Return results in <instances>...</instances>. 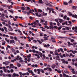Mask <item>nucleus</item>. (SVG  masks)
<instances>
[{"label":"nucleus","instance_id":"nucleus-1","mask_svg":"<svg viewBox=\"0 0 77 77\" xmlns=\"http://www.w3.org/2000/svg\"><path fill=\"white\" fill-rule=\"evenodd\" d=\"M68 13L69 15H70V16H72V17H73V18H75L77 19V15L76 14H75V15L74 14L72 15V14L70 12H68Z\"/></svg>","mask_w":77,"mask_h":77},{"label":"nucleus","instance_id":"nucleus-2","mask_svg":"<svg viewBox=\"0 0 77 77\" xmlns=\"http://www.w3.org/2000/svg\"><path fill=\"white\" fill-rule=\"evenodd\" d=\"M61 60L62 61V63H66V64H68V61H65V60L64 59H61Z\"/></svg>","mask_w":77,"mask_h":77},{"label":"nucleus","instance_id":"nucleus-3","mask_svg":"<svg viewBox=\"0 0 77 77\" xmlns=\"http://www.w3.org/2000/svg\"><path fill=\"white\" fill-rule=\"evenodd\" d=\"M28 71L29 73H31V74H32L33 76H34L35 75V74L33 73V72L32 71V70H28Z\"/></svg>","mask_w":77,"mask_h":77},{"label":"nucleus","instance_id":"nucleus-4","mask_svg":"<svg viewBox=\"0 0 77 77\" xmlns=\"http://www.w3.org/2000/svg\"><path fill=\"white\" fill-rule=\"evenodd\" d=\"M47 9H48L49 10H51L52 11V13H53V14H54V13H55V12H54V11H53V9L52 8H48Z\"/></svg>","mask_w":77,"mask_h":77},{"label":"nucleus","instance_id":"nucleus-5","mask_svg":"<svg viewBox=\"0 0 77 77\" xmlns=\"http://www.w3.org/2000/svg\"><path fill=\"white\" fill-rule=\"evenodd\" d=\"M55 71H57V72L59 73V74H60V73H61V71H60V70H59H59H57V69H55Z\"/></svg>","mask_w":77,"mask_h":77},{"label":"nucleus","instance_id":"nucleus-6","mask_svg":"<svg viewBox=\"0 0 77 77\" xmlns=\"http://www.w3.org/2000/svg\"><path fill=\"white\" fill-rule=\"evenodd\" d=\"M35 15L36 16L38 17H41V14H40V15L38 14V13L37 12L35 13Z\"/></svg>","mask_w":77,"mask_h":77},{"label":"nucleus","instance_id":"nucleus-7","mask_svg":"<svg viewBox=\"0 0 77 77\" xmlns=\"http://www.w3.org/2000/svg\"><path fill=\"white\" fill-rule=\"evenodd\" d=\"M31 66H32V67H36V68H38V66L37 64H33L31 65Z\"/></svg>","mask_w":77,"mask_h":77},{"label":"nucleus","instance_id":"nucleus-8","mask_svg":"<svg viewBox=\"0 0 77 77\" xmlns=\"http://www.w3.org/2000/svg\"><path fill=\"white\" fill-rule=\"evenodd\" d=\"M22 75H29V73L28 72H27L25 73H23Z\"/></svg>","mask_w":77,"mask_h":77},{"label":"nucleus","instance_id":"nucleus-9","mask_svg":"<svg viewBox=\"0 0 77 77\" xmlns=\"http://www.w3.org/2000/svg\"><path fill=\"white\" fill-rule=\"evenodd\" d=\"M8 27L10 29L9 30L10 31H13V29H12V27H11V26L10 25H9L8 26Z\"/></svg>","mask_w":77,"mask_h":77},{"label":"nucleus","instance_id":"nucleus-10","mask_svg":"<svg viewBox=\"0 0 77 77\" xmlns=\"http://www.w3.org/2000/svg\"><path fill=\"white\" fill-rule=\"evenodd\" d=\"M71 56H72V57H75V55H73L72 54V53H70V56H69V57H70Z\"/></svg>","mask_w":77,"mask_h":77},{"label":"nucleus","instance_id":"nucleus-11","mask_svg":"<svg viewBox=\"0 0 77 77\" xmlns=\"http://www.w3.org/2000/svg\"><path fill=\"white\" fill-rule=\"evenodd\" d=\"M42 14L43 16H47V13L45 14L43 11Z\"/></svg>","mask_w":77,"mask_h":77},{"label":"nucleus","instance_id":"nucleus-12","mask_svg":"<svg viewBox=\"0 0 77 77\" xmlns=\"http://www.w3.org/2000/svg\"><path fill=\"white\" fill-rule=\"evenodd\" d=\"M64 72H65V73H66L67 74H69V72L68 71H67V69H66L64 70Z\"/></svg>","mask_w":77,"mask_h":77},{"label":"nucleus","instance_id":"nucleus-13","mask_svg":"<svg viewBox=\"0 0 77 77\" xmlns=\"http://www.w3.org/2000/svg\"><path fill=\"white\" fill-rule=\"evenodd\" d=\"M59 22L60 23H62L64 21V20H63V19H59Z\"/></svg>","mask_w":77,"mask_h":77},{"label":"nucleus","instance_id":"nucleus-14","mask_svg":"<svg viewBox=\"0 0 77 77\" xmlns=\"http://www.w3.org/2000/svg\"><path fill=\"white\" fill-rule=\"evenodd\" d=\"M14 42L15 41H14V40L10 41V44H11V43H14Z\"/></svg>","mask_w":77,"mask_h":77},{"label":"nucleus","instance_id":"nucleus-15","mask_svg":"<svg viewBox=\"0 0 77 77\" xmlns=\"http://www.w3.org/2000/svg\"><path fill=\"white\" fill-rule=\"evenodd\" d=\"M51 67L52 68H54L56 67V65H55V64H53L51 66Z\"/></svg>","mask_w":77,"mask_h":77},{"label":"nucleus","instance_id":"nucleus-16","mask_svg":"<svg viewBox=\"0 0 77 77\" xmlns=\"http://www.w3.org/2000/svg\"><path fill=\"white\" fill-rule=\"evenodd\" d=\"M44 41H47V40H48V37H44Z\"/></svg>","mask_w":77,"mask_h":77},{"label":"nucleus","instance_id":"nucleus-17","mask_svg":"<svg viewBox=\"0 0 77 77\" xmlns=\"http://www.w3.org/2000/svg\"><path fill=\"white\" fill-rule=\"evenodd\" d=\"M39 54H38L40 55V57H42V53H41L40 52H39Z\"/></svg>","mask_w":77,"mask_h":77},{"label":"nucleus","instance_id":"nucleus-18","mask_svg":"<svg viewBox=\"0 0 77 77\" xmlns=\"http://www.w3.org/2000/svg\"><path fill=\"white\" fill-rule=\"evenodd\" d=\"M17 60H16V59H14L13 60H11V62H15Z\"/></svg>","mask_w":77,"mask_h":77},{"label":"nucleus","instance_id":"nucleus-19","mask_svg":"<svg viewBox=\"0 0 77 77\" xmlns=\"http://www.w3.org/2000/svg\"><path fill=\"white\" fill-rule=\"evenodd\" d=\"M4 29L5 30V31L6 32H8V30H7V28H6V27L5 26L4 27Z\"/></svg>","mask_w":77,"mask_h":77},{"label":"nucleus","instance_id":"nucleus-20","mask_svg":"<svg viewBox=\"0 0 77 77\" xmlns=\"http://www.w3.org/2000/svg\"><path fill=\"white\" fill-rule=\"evenodd\" d=\"M5 43H6V42H5V41L3 42L2 43V45H5Z\"/></svg>","mask_w":77,"mask_h":77},{"label":"nucleus","instance_id":"nucleus-21","mask_svg":"<svg viewBox=\"0 0 77 77\" xmlns=\"http://www.w3.org/2000/svg\"><path fill=\"white\" fill-rule=\"evenodd\" d=\"M11 50L12 51L13 53H14V52L15 51V49H14L13 48H11Z\"/></svg>","mask_w":77,"mask_h":77},{"label":"nucleus","instance_id":"nucleus-22","mask_svg":"<svg viewBox=\"0 0 77 77\" xmlns=\"http://www.w3.org/2000/svg\"><path fill=\"white\" fill-rule=\"evenodd\" d=\"M67 17V16H66V15H65L63 17V18L64 20H66Z\"/></svg>","mask_w":77,"mask_h":77},{"label":"nucleus","instance_id":"nucleus-23","mask_svg":"<svg viewBox=\"0 0 77 77\" xmlns=\"http://www.w3.org/2000/svg\"><path fill=\"white\" fill-rule=\"evenodd\" d=\"M70 52H71V53H73V54H75V53H74V51L72 50H70Z\"/></svg>","mask_w":77,"mask_h":77},{"label":"nucleus","instance_id":"nucleus-24","mask_svg":"<svg viewBox=\"0 0 77 77\" xmlns=\"http://www.w3.org/2000/svg\"><path fill=\"white\" fill-rule=\"evenodd\" d=\"M63 4L64 5H68V4L67 2H64L63 3Z\"/></svg>","mask_w":77,"mask_h":77},{"label":"nucleus","instance_id":"nucleus-25","mask_svg":"<svg viewBox=\"0 0 77 77\" xmlns=\"http://www.w3.org/2000/svg\"><path fill=\"white\" fill-rule=\"evenodd\" d=\"M38 12H42V11L41 10L39 9L38 11Z\"/></svg>","mask_w":77,"mask_h":77},{"label":"nucleus","instance_id":"nucleus-26","mask_svg":"<svg viewBox=\"0 0 77 77\" xmlns=\"http://www.w3.org/2000/svg\"><path fill=\"white\" fill-rule=\"evenodd\" d=\"M72 8H73V9H76V6H73L72 7Z\"/></svg>","mask_w":77,"mask_h":77},{"label":"nucleus","instance_id":"nucleus-27","mask_svg":"<svg viewBox=\"0 0 77 77\" xmlns=\"http://www.w3.org/2000/svg\"><path fill=\"white\" fill-rule=\"evenodd\" d=\"M17 65L18 67H20L21 66V64L20 63H18L17 64Z\"/></svg>","mask_w":77,"mask_h":77},{"label":"nucleus","instance_id":"nucleus-28","mask_svg":"<svg viewBox=\"0 0 77 77\" xmlns=\"http://www.w3.org/2000/svg\"><path fill=\"white\" fill-rule=\"evenodd\" d=\"M2 6L4 8H7V6H8V5H2Z\"/></svg>","mask_w":77,"mask_h":77},{"label":"nucleus","instance_id":"nucleus-29","mask_svg":"<svg viewBox=\"0 0 77 77\" xmlns=\"http://www.w3.org/2000/svg\"><path fill=\"white\" fill-rule=\"evenodd\" d=\"M60 50L61 51V52H63V53H64V51H63V49H62V48H60Z\"/></svg>","mask_w":77,"mask_h":77},{"label":"nucleus","instance_id":"nucleus-30","mask_svg":"<svg viewBox=\"0 0 77 77\" xmlns=\"http://www.w3.org/2000/svg\"><path fill=\"white\" fill-rule=\"evenodd\" d=\"M44 47H46V48H48V47H47V45H46V44H44Z\"/></svg>","mask_w":77,"mask_h":77},{"label":"nucleus","instance_id":"nucleus-31","mask_svg":"<svg viewBox=\"0 0 77 77\" xmlns=\"http://www.w3.org/2000/svg\"><path fill=\"white\" fill-rule=\"evenodd\" d=\"M26 8L27 9H26V10L27 11H29L30 10V7H27Z\"/></svg>","mask_w":77,"mask_h":77},{"label":"nucleus","instance_id":"nucleus-32","mask_svg":"<svg viewBox=\"0 0 77 77\" xmlns=\"http://www.w3.org/2000/svg\"><path fill=\"white\" fill-rule=\"evenodd\" d=\"M71 42H74V39H70Z\"/></svg>","mask_w":77,"mask_h":77},{"label":"nucleus","instance_id":"nucleus-33","mask_svg":"<svg viewBox=\"0 0 77 77\" xmlns=\"http://www.w3.org/2000/svg\"><path fill=\"white\" fill-rule=\"evenodd\" d=\"M47 69H49V70L50 71H52V69H51V68L47 67Z\"/></svg>","mask_w":77,"mask_h":77},{"label":"nucleus","instance_id":"nucleus-34","mask_svg":"<svg viewBox=\"0 0 77 77\" xmlns=\"http://www.w3.org/2000/svg\"><path fill=\"white\" fill-rule=\"evenodd\" d=\"M8 25H11V22L10 21H9L8 22Z\"/></svg>","mask_w":77,"mask_h":77},{"label":"nucleus","instance_id":"nucleus-35","mask_svg":"<svg viewBox=\"0 0 77 77\" xmlns=\"http://www.w3.org/2000/svg\"><path fill=\"white\" fill-rule=\"evenodd\" d=\"M31 54H29V55H27V57H31Z\"/></svg>","mask_w":77,"mask_h":77},{"label":"nucleus","instance_id":"nucleus-36","mask_svg":"<svg viewBox=\"0 0 77 77\" xmlns=\"http://www.w3.org/2000/svg\"><path fill=\"white\" fill-rule=\"evenodd\" d=\"M19 62H24V60H21L19 61Z\"/></svg>","mask_w":77,"mask_h":77},{"label":"nucleus","instance_id":"nucleus-37","mask_svg":"<svg viewBox=\"0 0 77 77\" xmlns=\"http://www.w3.org/2000/svg\"><path fill=\"white\" fill-rule=\"evenodd\" d=\"M55 55H56V56H59V54H58V53L57 52L55 53Z\"/></svg>","mask_w":77,"mask_h":77},{"label":"nucleus","instance_id":"nucleus-38","mask_svg":"<svg viewBox=\"0 0 77 77\" xmlns=\"http://www.w3.org/2000/svg\"><path fill=\"white\" fill-rule=\"evenodd\" d=\"M33 42H34V43H36V42H37V41L36 40H34L33 41Z\"/></svg>","mask_w":77,"mask_h":77},{"label":"nucleus","instance_id":"nucleus-39","mask_svg":"<svg viewBox=\"0 0 77 77\" xmlns=\"http://www.w3.org/2000/svg\"><path fill=\"white\" fill-rule=\"evenodd\" d=\"M39 2L40 3H43V2H42V0H39Z\"/></svg>","mask_w":77,"mask_h":77},{"label":"nucleus","instance_id":"nucleus-40","mask_svg":"<svg viewBox=\"0 0 77 77\" xmlns=\"http://www.w3.org/2000/svg\"><path fill=\"white\" fill-rule=\"evenodd\" d=\"M53 26H51L49 27V29H53Z\"/></svg>","mask_w":77,"mask_h":77},{"label":"nucleus","instance_id":"nucleus-41","mask_svg":"<svg viewBox=\"0 0 77 77\" xmlns=\"http://www.w3.org/2000/svg\"><path fill=\"white\" fill-rule=\"evenodd\" d=\"M19 26H21V27H24V26L23 25H22V24H21V23H19Z\"/></svg>","mask_w":77,"mask_h":77},{"label":"nucleus","instance_id":"nucleus-42","mask_svg":"<svg viewBox=\"0 0 77 77\" xmlns=\"http://www.w3.org/2000/svg\"><path fill=\"white\" fill-rule=\"evenodd\" d=\"M1 21H5V20H3V17L1 18Z\"/></svg>","mask_w":77,"mask_h":77},{"label":"nucleus","instance_id":"nucleus-43","mask_svg":"<svg viewBox=\"0 0 77 77\" xmlns=\"http://www.w3.org/2000/svg\"><path fill=\"white\" fill-rule=\"evenodd\" d=\"M4 11V9L2 8H0V11Z\"/></svg>","mask_w":77,"mask_h":77},{"label":"nucleus","instance_id":"nucleus-44","mask_svg":"<svg viewBox=\"0 0 77 77\" xmlns=\"http://www.w3.org/2000/svg\"><path fill=\"white\" fill-rule=\"evenodd\" d=\"M11 72H14V70L13 69H11L10 70Z\"/></svg>","mask_w":77,"mask_h":77},{"label":"nucleus","instance_id":"nucleus-45","mask_svg":"<svg viewBox=\"0 0 77 77\" xmlns=\"http://www.w3.org/2000/svg\"><path fill=\"white\" fill-rule=\"evenodd\" d=\"M72 3V0H70L69 1V4H71Z\"/></svg>","mask_w":77,"mask_h":77},{"label":"nucleus","instance_id":"nucleus-46","mask_svg":"<svg viewBox=\"0 0 77 77\" xmlns=\"http://www.w3.org/2000/svg\"><path fill=\"white\" fill-rule=\"evenodd\" d=\"M57 25L58 26H59V25H60V23H59V22H57Z\"/></svg>","mask_w":77,"mask_h":77},{"label":"nucleus","instance_id":"nucleus-47","mask_svg":"<svg viewBox=\"0 0 77 77\" xmlns=\"http://www.w3.org/2000/svg\"><path fill=\"white\" fill-rule=\"evenodd\" d=\"M54 29H57L58 27H57V26H54Z\"/></svg>","mask_w":77,"mask_h":77},{"label":"nucleus","instance_id":"nucleus-48","mask_svg":"<svg viewBox=\"0 0 77 77\" xmlns=\"http://www.w3.org/2000/svg\"><path fill=\"white\" fill-rule=\"evenodd\" d=\"M30 69H31V68H27L26 69V71H29V70H30Z\"/></svg>","mask_w":77,"mask_h":77},{"label":"nucleus","instance_id":"nucleus-49","mask_svg":"<svg viewBox=\"0 0 77 77\" xmlns=\"http://www.w3.org/2000/svg\"><path fill=\"white\" fill-rule=\"evenodd\" d=\"M54 21H55L57 22V23L58 22H59V20H57V19H55Z\"/></svg>","mask_w":77,"mask_h":77},{"label":"nucleus","instance_id":"nucleus-50","mask_svg":"<svg viewBox=\"0 0 77 77\" xmlns=\"http://www.w3.org/2000/svg\"><path fill=\"white\" fill-rule=\"evenodd\" d=\"M63 76L64 77H66V74H65V73H63Z\"/></svg>","mask_w":77,"mask_h":77},{"label":"nucleus","instance_id":"nucleus-51","mask_svg":"<svg viewBox=\"0 0 77 77\" xmlns=\"http://www.w3.org/2000/svg\"><path fill=\"white\" fill-rule=\"evenodd\" d=\"M8 11H9L10 12H11V13H14V12L11 10H8Z\"/></svg>","mask_w":77,"mask_h":77},{"label":"nucleus","instance_id":"nucleus-52","mask_svg":"<svg viewBox=\"0 0 77 77\" xmlns=\"http://www.w3.org/2000/svg\"><path fill=\"white\" fill-rule=\"evenodd\" d=\"M50 24L51 26H53L52 25H53V23L52 22H50Z\"/></svg>","mask_w":77,"mask_h":77},{"label":"nucleus","instance_id":"nucleus-53","mask_svg":"<svg viewBox=\"0 0 77 77\" xmlns=\"http://www.w3.org/2000/svg\"><path fill=\"white\" fill-rule=\"evenodd\" d=\"M52 42H56V41L54 40H52Z\"/></svg>","mask_w":77,"mask_h":77},{"label":"nucleus","instance_id":"nucleus-54","mask_svg":"<svg viewBox=\"0 0 77 77\" xmlns=\"http://www.w3.org/2000/svg\"><path fill=\"white\" fill-rule=\"evenodd\" d=\"M21 9L22 10H25V8H24V7H21Z\"/></svg>","mask_w":77,"mask_h":77},{"label":"nucleus","instance_id":"nucleus-55","mask_svg":"<svg viewBox=\"0 0 77 77\" xmlns=\"http://www.w3.org/2000/svg\"><path fill=\"white\" fill-rule=\"evenodd\" d=\"M42 35H43V34H42V33L41 32L40 33V36H43Z\"/></svg>","mask_w":77,"mask_h":77},{"label":"nucleus","instance_id":"nucleus-56","mask_svg":"<svg viewBox=\"0 0 77 77\" xmlns=\"http://www.w3.org/2000/svg\"><path fill=\"white\" fill-rule=\"evenodd\" d=\"M14 39H15V40H16V41H17V38L16 37V36L14 37Z\"/></svg>","mask_w":77,"mask_h":77},{"label":"nucleus","instance_id":"nucleus-57","mask_svg":"<svg viewBox=\"0 0 77 77\" xmlns=\"http://www.w3.org/2000/svg\"><path fill=\"white\" fill-rule=\"evenodd\" d=\"M40 20L41 22H42V23H44V20H43L41 19Z\"/></svg>","mask_w":77,"mask_h":77},{"label":"nucleus","instance_id":"nucleus-58","mask_svg":"<svg viewBox=\"0 0 77 77\" xmlns=\"http://www.w3.org/2000/svg\"><path fill=\"white\" fill-rule=\"evenodd\" d=\"M10 63V62H9V61H7V65H8L9 63Z\"/></svg>","mask_w":77,"mask_h":77},{"label":"nucleus","instance_id":"nucleus-59","mask_svg":"<svg viewBox=\"0 0 77 77\" xmlns=\"http://www.w3.org/2000/svg\"><path fill=\"white\" fill-rule=\"evenodd\" d=\"M50 54H53V52L52 51H50Z\"/></svg>","mask_w":77,"mask_h":77},{"label":"nucleus","instance_id":"nucleus-60","mask_svg":"<svg viewBox=\"0 0 77 77\" xmlns=\"http://www.w3.org/2000/svg\"><path fill=\"white\" fill-rule=\"evenodd\" d=\"M61 29H62V27L60 26L58 28V30H60Z\"/></svg>","mask_w":77,"mask_h":77},{"label":"nucleus","instance_id":"nucleus-61","mask_svg":"<svg viewBox=\"0 0 77 77\" xmlns=\"http://www.w3.org/2000/svg\"><path fill=\"white\" fill-rule=\"evenodd\" d=\"M34 72H36L37 71V70L36 69H34Z\"/></svg>","mask_w":77,"mask_h":77},{"label":"nucleus","instance_id":"nucleus-62","mask_svg":"<svg viewBox=\"0 0 77 77\" xmlns=\"http://www.w3.org/2000/svg\"><path fill=\"white\" fill-rule=\"evenodd\" d=\"M58 43H59V44H61L62 43V41H59L58 42Z\"/></svg>","mask_w":77,"mask_h":77},{"label":"nucleus","instance_id":"nucleus-63","mask_svg":"<svg viewBox=\"0 0 77 77\" xmlns=\"http://www.w3.org/2000/svg\"><path fill=\"white\" fill-rule=\"evenodd\" d=\"M1 31L2 32H5V30H4V29H3V28H2L1 29Z\"/></svg>","mask_w":77,"mask_h":77},{"label":"nucleus","instance_id":"nucleus-64","mask_svg":"<svg viewBox=\"0 0 77 77\" xmlns=\"http://www.w3.org/2000/svg\"><path fill=\"white\" fill-rule=\"evenodd\" d=\"M11 39H14V37H13V36H11Z\"/></svg>","mask_w":77,"mask_h":77}]
</instances>
